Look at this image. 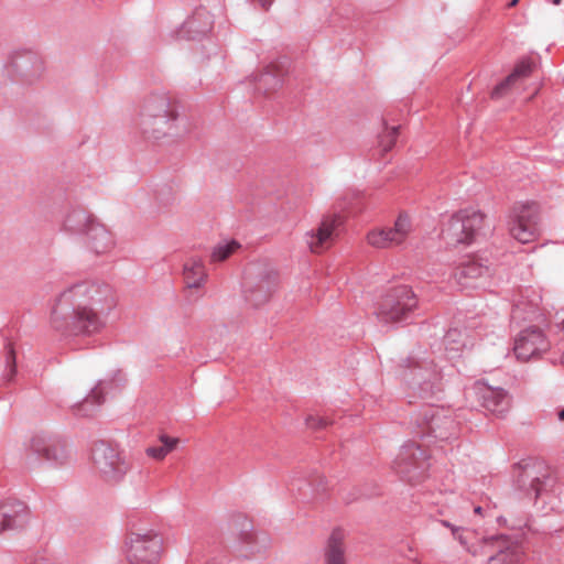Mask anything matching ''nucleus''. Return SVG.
<instances>
[{"label": "nucleus", "instance_id": "nucleus-28", "mask_svg": "<svg viewBox=\"0 0 564 564\" xmlns=\"http://www.w3.org/2000/svg\"><path fill=\"white\" fill-rule=\"evenodd\" d=\"M468 335L466 330L457 327H451L443 337L442 345L444 346L445 355L448 360L456 358L459 352L468 344Z\"/></svg>", "mask_w": 564, "mask_h": 564}, {"label": "nucleus", "instance_id": "nucleus-6", "mask_svg": "<svg viewBox=\"0 0 564 564\" xmlns=\"http://www.w3.org/2000/svg\"><path fill=\"white\" fill-rule=\"evenodd\" d=\"M90 458L100 478L109 484L123 480L131 464L119 448L106 441H97L91 446Z\"/></svg>", "mask_w": 564, "mask_h": 564}, {"label": "nucleus", "instance_id": "nucleus-5", "mask_svg": "<svg viewBox=\"0 0 564 564\" xmlns=\"http://www.w3.org/2000/svg\"><path fill=\"white\" fill-rule=\"evenodd\" d=\"M484 214L474 208L455 213L444 225L441 237L447 247L470 245L485 235Z\"/></svg>", "mask_w": 564, "mask_h": 564}, {"label": "nucleus", "instance_id": "nucleus-37", "mask_svg": "<svg viewBox=\"0 0 564 564\" xmlns=\"http://www.w3.org/2000/svg\"><path fill=\"white\" fill-rule=\"evenodd\" d=\"M329 424H330V422L328 421V419L323 417V416L310 415L306 419V425L311 429H323Z\"/></svg>", "mask_w": 564, "mask_h": 564}, {"label": "nucleus", "instance_id": "nucleus-12", "mask_svg": "<svg viewBox=\"0 0 564 564\" xmlns=\"http://www.w3.org/2000/svg\"><path fill=\"white\" fill-rule=\"evenodd\" d=\"M123 382L121 371H117L111 379L100 380L90 391V393L79 403L73 406V413L80 417H90L95 415L97 409L104 403L105 395L119 391Z\"/></svg>", "mask_w": 564, "mask_h": 564}, {"label": "nucleus", "instance_id": "nucleus-19", "mask_svg": "<svg viewBox=\"0 0 564 564\" xmlns=\"http://www.w3.org/2000/svg\"><path fill=\"white\" fill-rule=\"evenodd\" d=\"M10 67L13 74L24 83H32L42 74L43 63L35 52L21 50L12 54Z\"/></svg>", "mask_w": 564, "mask_h": 564}, {"label": "nucleus", "instance_id": "nucleus-3", "mask_svg": "<svg viewBox=\"0 0 564 564\" xmlns=\"http://www.w3.org/2000/svg\"><path fill=\"white\" fill-rule=\"evenodd\" d=\"M511 475L514 489L534 499L545 496L547 500L544 502L550 503L552 510L558 508L552 503V496L557 494L558 486L552 470L543 460L523 458L512 465Z\"/></svg>", "mask_w": 564, "mask_h": 564}, {"label": "nucleus", "instance_id": "nucleus-17", "mask_svg": "<svg viewBox=\"0 0 564 564\" xmlns=\"http://www.w3.org/2000/svg\"><path fill=\"white\" fill-rule=\"evenodd\" d=\"M213 15L205 8L196 9L193 14L175 31L176 39L202 41L212 31Z\"/></svg>", "mask_w": 564, "mask_h": 564}, {"label": "nucleus", "instance_id": "nucleus-8", "mask_svg": "<svg viewBox=\"0 0 564 564\" xmlns=\"http://www.w3.org/2000/svg\"><path fill=\"white\" fill-rule=\"evenodd\" d=\"M509 232L521 243L533 241L540 232V212L535 202L516 203L509 216Z\"/></svg>", "mask_w": 564, "mask_h": 564}, {"label": "nucleus", "instance_id": "nucleus-39", "mask_svg": "<svg viewBox=\"0 0 564 564\" xmlns=\"http://www.w3.org/2000/svg\"><path fill=\"white\" fill-rule=\"evenodd\" d=\"M31 564H53L52 561L44 555H37Z\"/></svg>", "mask_w": 564, "mask_h": 564}, {"label": "nucleus", "instance_id": "nucleus-44", "mask_svg": "<svg viewBox=\"0 0 564 564\" xmlns=\"http://www.w3.org/2000/svg\"><path fill=\"white\" fill-rule=\"evenodd\" d=\"M497 520H498L499 523H501V522L506 523L507 522V519L503 518V517H499Z\"/></svg>", "mask_w": 564, "mask_h": 564}, {"label": "nucleus", "instance_id": "nucleus-33", "mask_svg": "<svg viewBox=\"0 0 564 564\" xmlns=\"http://www.w3.org/2000/svg\"><path fill=\"white\" fill-rule=\"evenodd\" d=\"M539 301L540 296H536L534 301H532L528 307H523L522 303H517L513 308L511 316L513 319L517 318H523V319H531L533 318L539 311Z\"/></svg>", "mask_w": 564, "mask_h": 564}, {"label": "nucleus", "instance_id": "nucleus-16", "mask_svg": "<svg viewBox=\"0 0 564 564\" xmlns=\"http://www.w3.org/2000/svg\"><path fill=\"white\" fill-rule=\"evenodd\" d=\"M344 218L339 214L326 215L318 228L306 232L305 239L307 247L312 252H322L327 249L335 236H337L338 228L343 225Z\"/></svg>", "mask_w": 564, "mask_h": 564}, {"label": "nucleus", "instance_id": "nucleus-30", "mask_svg": "<svg viewBox=\"0 0 564 564\" xmlns=\"http://www.w3.org/2000/svg\"><path fill=\"white\" fill-rule=\"evenodd\" d=\"M207 278L205 264L200 258H191L184 263V281L189 289L204 285Z\"/></svg>", "mask_w": 564, "mask_h": 564}, {"label": "nucleus", "instance_id": "nucleus-21", "mask_svg": "<svg viewBox=\"0 0 564 564\" xmlns=\"http://www.w3.org/2000/svg\"><path fill=\"white\" fill-rule=\"evenodd\" d=\"M230 525L238 531L239 540L246 544L252 553L265 550L270 544V538L265 532H256L251 521L243 514H237L231 519Z\"/></svg>", "mask_w": 564, "mask_h": 564}, {"label": "nucleus", "instance_id": "nucleus-15", "mask_svg": "<svg viewBox=\"0 0 564 564\" xmlns=\"http://www.w3.org/2000/svg\"><path fill=\"white\" fill-rule=\"evenodd\" d=\"M473 390L481 406L489 413L501 417L509 411L510 398L505 389L477 381Z\"/></svg>", "mask_w": 564, "mask_h": 564}, {"label": "nucleus", "instance_id": "nucleus-14", "mask_svg": "<svg viewBox=\"0 0 564 564\" xmlns=\"http://www.w3.org/2000/svg\"><path fill=\"white\" fill-rule=\"evenodd\" d=\"M479 257H471L463 260L453 269L452 278L454 282L462 289L476 288L482 279L490 275V267Z\"/></svg>", "mask_w": 564, "mask_h": 564}, {"label": "nucleus", "instance_id": "nucleus-45", "mask_svg": "<svg viewBox=\"0 0 564 564\" xmlns=\"http://www.w3.org/2000/svg\"><path fill=\"white\" fill-rule=\"evenodd\" d=\"M552 3H553L554 6H558V4L561 3V0H552Z\"/></svg>", "mask_w": 564, "mask_h": 564}, {"label": "nucleus", "instance_id": "nucleus-29", "mask_svg": "<svg viewBox=\"0 0 564 564\" xmlns=\"http://www.w3.org/2000/svg\"><path fill=\"white\" fill-rule=\"evenodd\" d=\"M344 534L339 529H335L328 538L324 557L325 564H346Z\"/></svg>", "mask_w": 564, "mask_h": 564}, {"label": "nucleus", "instance_id": "nucleus-42", "mask_svg": "<svg viewBox=\"0 0 564 564\" xmlns=\"http://www.w3.org/2000/svg\"><path fill=\"white\" fill-rule=\"evenodd\" d=\"M181 119H182V121H180V123H178V130H180V134L178 135H181L183 130L186 129V126H183V129H181V123H183V121H184V119L182 117H181Z\"/></svg>", "mask_w": 564, "mask_h": 564}, {"label": "nucleus", "instance_id": "nucleus-41", "mask_svg": "<svg viewBox=\"0 0 564 564\" xmlns=\"http://www.w3.org/2000/svg\"><path fill=\"white\" fill-rule=\"evenodd\" d=\"M520 0H511L509 3H508V8H513L518 4Z\"/></svg>", "mask_w": 564, "mask_h": 564}, {"label": "nucleus", "instance_id": "nucleus-1", "mask_svg": "<svg viewBox=\"0 0 564 564\" xmlns=\"http://www.w3.org/2000/svg\"><path fill=\"white\" fill-rule=\"evenodd\" d=\"M447 370L442 365L441 356H436L434 345L432 350L417 349L403 360L399 367V377L408 389L409 403L414 399L425 403L411 414V422L417 427L415 434L421 438L449 441L458 434V425L452 412L431 403L440 399L444 390V377Z\"/></svg>", "mask_w": 564, "mask_h": 564}, {"label": "nucleus", "instance_id": "nucleus-25", "mask_svg": "<svg viewBox=\"0 0 564 564\" xmlns=\"http://www.w3.org/2000/svg\"><path fill=\"white\" fill-rule=\"evenodd\" d=\"M272 292V281L269 275L261 276L258 282H251L248 278L243 281L245 300L252 306L264 304Z\"/></svg>", "mask_w": 564, "mask_h": 564}, {"label": "nucleus", "instance_id": "nucleus-10", "mask_svg": "<svg viewBox=\"0 0 564 564\" xmlns=\"http://www.w3.org/2000/svg\"><path fill=\"white\" fill-rule=\"evenodd\" d=\"M162 552V539L154 532L130 533L126 540V558L130 564H154Z\"/></svg>", "mask_w": 564, "mask_h": 564}, {"label": "nucleus", "instance_id": "nucleus-7", "mask_svg": "<svg viewBox=\"0 0 564 564\" xmlns=\"http://www.w3.org/2000/svg\"><path fill=\"white\" fill-rule=\"evenodd\" d=\"M417 297L408 285H397L388 290L377 310L378 318L388 323H401L414 316Z\"/></svg>", "mask_w": 564, "mask_h": 564}, {"label": "nucleus", "instance_id": "nucleus-11", "mask_svg": "<svg viewBox=\"0 0 564 564\" xmlns=\"http://www.w3.org/2000/svg\"><path fill=\"white\" fill-rule=\"evenodd\" d=\"M29 451L37 459L45 460L53 466H62L69 460L67 445L58 435L44 432L35 434L30 441Z\"/></svg>", "mask_w": 564, "mask_h": 564}, {"label": "nucleus", "instance_id": "nucleus-40", "mask_svg": "<svg viewBox=\"0 0 564 564\" xmlns=\"http://www.w3.org/2000/svg\"><path fill=\"white\" fill-rule=\"evenodd\" d=\"M557 417L560 421H564V408L558 411Z\"/></svg>", "mask_w": 564, "mask_h": 564}, {"label": "nucleus", "instance_id": "nucleus-34", "mask_svg": "<svg viewBox=\"0 0 564 564\" xmlns=\"http://www.w3.org/2000/svg\"><path fill=\"white\" fill-rule=\"evenodd\" d=\"M399 135V127L386 128L384 132L379 135V147L383 152L390 151L395 144Z\"/></svg>", "mask_w": 564, "mask_h": 564}, {"label": "nucleus", "instance_id": "nucleus-13", "mask_svg": "<svg viewBox=\"0 0 564 564\" xmlns=\"http://www.w3.org/2000/svg\"><path fill=\"white\" fill-rule=\"evenodd\" d=\"M411 230L412 225L409 216L400 214L393 227L375 229L368 234L367 240L375 248H390L405 241Z\"/></svg>", "mask_w": 564, "mask_h": 564}, {"label": "nucleus", "instance_id": "nucleus-9", "mask_svg": "<svg viewBox=\"0 0 564 564\" xmlns=\"http://www.w3.org/2000/svg\"><path fill=\"white\" fill-rule=\"evenodd\" d=\"M429 467V455L414 442L404 443L392 464L394 471L409 482L421 480Z\"/></svg>", "mask_w": 564, "mask_h": 564}, {"label": "nucleus", "instance_id": "nucleus-2", "mask_svg": "<svg viewBox=\"0 0 564 564\" xmlns=\"http://www.w3.org/2000/svg\"><path fill=\"white\" fill-rule=\"evenodd\" d=\"M113 306L109 284L79 281L55 297L51 308V327L63 337L93 335L105 327L106 316Z\"/></svg>", "mask_w": 564, "mask_h": 564}, {"label": "nucleus", "instance_id": "nucleus-26", "mask_svg": "<svg viewBox=\"0 0 564 564\" xmlns=\"http://www.w3.org/2000/svg\"><path fill=\"white\" fill-rule=\"evenodd\" d=\"M248 85L253 87L257 94H269L275 91L282 84V73L274 70L272 66H267L258 74H253L247 80Z\"/></svg>", "mask_w": 564, "mask_h": 564}, {"label": "nucleus", "instance_id": "nucleus-20", "mask_svg": "<svg viewBox=\"0 0 564 564\" xmlns=\"http://www.w3.org/2000/svg\"><path fill=\"white\" fill-rule=\"evenodd\" d=\"M496 552L488 558L487 564H522L524 549L522 543L509 535L495 538Z\"/></svg>", "mask_w": 564, "mask_h": 564}, {"label": "nucleus", "instance_id": "nucleus-23", "mask_svg": "<svg viewBox=\"0 0 564 564\" xmlns=\"http://www.w3.org/2000/svg\"><path fill=\"white\" fill-rule=\"evenodd\" d=\"M87 249L95 254H106L115 247L112 234L96 218L84 234Z\"/></svg>", "mask_w": 564, "mask_h": 564}, {"label": "nucleus", "instance_id": "nucleus-31", "mask_svg": "<svg viewBox=\"0 0 564 564\" xmlns=\"http://www.w3.org/2000/svg\"><path fill=\"white\" fill-rule=\"evenodd\" d=\"M177 443H178V440L175 437L161 435L160 444L149 446L145 449V453L149 457L161 460L175 448Z\"/></svg>", "mask_w": 564, "mask_h": 564}, {"label": "nucleus", "instance_id": "nucleus-18", "mask_svg": "<svg viewBox=\"0 0 564 564\" xmlns=\"http://www.w3.org/2000/svg\"><path fill=\"white\" fill-rule=\"evenodd\" d=\"M547 343L543 332L535 327L521 330L514 339L513 351L518 360L527 361L546 350Z\"/></svg>", "mask_w": 564, "mask_h": 564}, {"label": "nucleus", "instance_id": "nucleus-35", "mask_svg": "<svg viewBox=\"0 0 564 564\" xmlns=\"http://www.w3.org/2000/svg\"><path fill=\"white\" fill-rule=\"evenodd\" d=\"M440 523H441L442 525L446 527V528H449V529H451V531H452L453 536H454L456 540H458V542H459V543H460V544H462L466 550H468L469 552H471V551H470V549L468 547L467 541H466V539H465V536H464V532H465V530H464V528H463V527H457V525H455V524L451 523V522H449V521H447V520H442V521H440Z\"/></svg>", "mask_w": 564, "mask_h": 564}, {"label": "nucleus", "instance_id": "nucleus-27", "mask_svg": "<svg viewBox=\"0 0 564 564\" xmlns=\"http://www.w3.org/2000/svg\"><path fill=\"white\" fill-rule=\"evenodd\" d=\"M95 217L83 208H72L63 221L65 231L76 235H84Z\"/></svg>", "mask_w": 564, "mask_h": 564}, {"label": "nucleus", "instance_id": "nucleus-46", "mask_svg": "<svg viewBox=\"0 0 564 564\" xmlns=\"http://www.w3.org/2000/svg\"><path fill=\"white\" fill-rule=\"evenodd\" d=\"M562 362L564 364V352H563V356H562Z\"/></svg>", "mask_w": 564, "mask_h": 564}, {"label": "nucleus", "instance_id": "nucleus-36", "mask_svg": "<svg viewBox=\"0 0 564 564\" xmlns=\"http://www.w3.org/2000/svg\"><path fill=\"white\" fill-rule=\"evenodd\" d=\"M7 368L9 369V373L7 375L8 380H11L15 375V352L11 345L7 347V356H6Z\"/></svg>", "mask_w": 564, "mask_h": 564}, {"label": "nucleus", "instance_id": "nucleus-22", "mask_svg": "<svg viewBox=\"0 0 564 564\" xmlns=\"http://www.w3.org/2000/svg\"><path fill=\"white\" fill-rule=\"evenodd\" d=\"M28 519L29 511L24 502L13 498L0 502V533L23 528Z\"/></svg>", "mask_w": 564, "mask_h": 564}, {"label": "nucleus", "instance_id": "nucleus-38", "mask_svg": "<svg viewBox=\"0 0 564 564\" xmlns=\"http://www.w3.org/2000/svg\"><path fill=\"white\" fill-rule=\"evenodd\" d=\"M549 543L552 547H561L564 545V528L555 530L549 535Z\"/></svg>", "mask_w": 564, "mask_h": 564}, {"label": "nucleus", "instance_id": "nucleus-32", "mask_svg": "<svg viewBox=\"0 0 564 564\" xmlns=\"http://www.w3.org/2000/svg\"><path fill=\"white\" fill-rule=\"evenodd\" d=\"M239 248L240 243L237 240L232 239L220 241L212 251V261H224Z\"/></svg>", "mask_w": 564, "mask_h": 564}, {"label": "nucleus", "instance_id": "nucleus-43", "mask_svg": "<svg viewBox=\"0 0 564 564\" xmlns=\"http://www.w3.org/2000/svg\"><path fill=\"white\" fill-rule=\"evenodd\" d=\"M481 510H482V509H481V507H479V506H477V507H475V508H474L475 513H479V514H480V513H481Z\"/></svg>", "mask_w": 564, "mask_h": 564}, {"label": "nucleus", "instance_id": "nucleus-24", "mask_svg": "<svg viewBox=\"0 0 564 564\" xmlns=\"http://www.w3.org/2000/svg\"><path fill=\"white\" fill-rule=\"evenodd\" d=\"M534 63L529 58H523L519 61L513 70L498 85L495 86L491 91L492 98L502 97L510 87L516 86L524 78L529 77L533 70Z\"/></svg>", "mask_w": 564, "mask_h": 564}, {"label": "nucleus", "instance_id": "nucleus-4", "mask_svg": "<svg viewBox=\"0 0 564 564\" xmlns=\"http://www.w3.org/2000/svg\"><path fill=\"white\" fill-rule=\"evenodd\" d=\"M182 121L177 106L164 90L151 93L144 100L140 124L144 134L153 139L178 137Z\"/></svg>", "mask_w": 564, "mask_h": 564}]
</instances>
